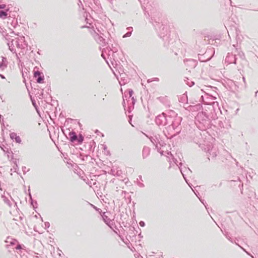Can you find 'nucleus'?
<instances>
[{
  "instance_id": "obj_38",
  "label": "nucleus",
  "mask_w": 258,
  "mask_h": 258,
  "mask_svg": "<svg viewBox=\"0 0 258 258\" xmlns=\"http://www.w3.org/2000/svg\"><path fill=\"white\" fill-rule=\"evenodd\" d=\"M125 98H126V96L125 94H124L123 96V103H122V105L123 106V107H125V101H124V99Z\"/></svg>"
},
{
  "instance_id": "obj_33",
  "label": "nucleus",
  "mask_w": 258,
  "mask_h": 258,
  "mask_svg": "<svg viewBox=\"0 0 258 258\" xmlns=\"http://www.w3.org/2000/svg\"><path fill=\"white\" fill-rule=\"evenodd\" d=\"M238 55H239V57L241 58V59H244V54L242 52H239L238 53Z\"/></svg>"
},
{
  "instance_id": "obj_3",
  "label": "nucleus",
  "mask_w": 258,
  "mask_h": 258,
  "mask_svg": "<svg viewBox=\"0 0 258 258\" xmlns=\"http://www.w3.org/2000/svg\"><path fill=\"white\" fill-rule=\"evenodd\" d=\"M166 126L168 131L171 130H176V133H179V131L177 129L178 126L179 125L182 118L181 117H176V118L169 117L166 115Z\"/></svg>"
},
{
  "instance_id": "obj_12",
  "label": "nucleus",
  "mask_w": 258,
  "mask_h": 258,
  "mask_svg": "<svg viewBox=\"0 0 258 258\" xmlns=\"http://www.w3.org/2000/svg\"><path fill=\"white\" fill-rule=\"evenodd\" d=\"M209 52L208 51H206L204 54H199L198 55V58L199 60L201 62H206L209 60H210L212 58V56L209 55Z\"/></svg>"
},
{
  "instance_id": "obj_50",
  "label": "nucleus",
  "mask_w": 258,
  "mask_h": 258,
  "mask_svg": "<svg viewBox=\"0 0 258 258\" xmlns=\"http://www.w3.org/2000/svg\"><path fill=\"white\" fill-rule=\"evenodd\" d=\"M133 117V115H129V117L130 118V119H132V117Z\"/></svg>"
},
{
  "instance_id": "obj_36",
  "label": "nucleus",
  "mask_w": 258,
  "mask_h": 258,
  "mask_svg": "<svg viewBox=\"0 0 258 258\" xmlns=\"http://www.w3.org/2000/svg\"><path fill=\"white\" fill-rule=\"evenodd\" d=\"M15 248L17 249V250H20V249H22V246L21 244H18L17 245V246H16Z\"/></svg>"
},
{
  "instance_id": "obj_15",
  "label": "nucleus",
  "mask_w": 258,
  "mask_h": 258,
  "mask_svg": "<svg viewBox=\"0 0 258 258\" xmlns=\"http://www.w3.org/2000/svg\"><path fill=\"white\" fill-rule=\"evenodd\" d=\"M10 137L11 140L15 141L16 143L21 144L22 142L21 138L16 133L13 132L10 133Z\"/></svg>"
},
{
  "instance_id": "obj_58",
  "label": "nucleus",
  "mask_w": 258,
  "mask_h": 258,
  "mask_svg": "<svg viewBox=\"0 0 258 258\" xmlns=\"http://www.w3.org/2000/svg\"><path fill=\"white\" fill-rule=\"evenodd\" d=\"M24 170H25V169H23V171L24 172Z\"/></svg>"
},
{
  "instance_id": "obj_1",
  "label": "nucleus",
  "mask_w": 258,
  "mask_h": 258,
  "mask_svg": "<svg viewBox=\"0 0 258 258\" xmlns=\"http://www.w3.org/2000/svg\"><path fill=\"white\" fill-rule=\"evenodd\" d=\"M195 123L197 127L202 131H206L211 127V119L207 110L198 113L195 117Z\"/></svg>"
},
{
  "instance_id": "obj_56",
  "label": "nucleus",
  "mask_w": 258,
  "mask_h": 258,
  "mask_svg": "<svg viewBox=\"0 0 258 258\" xmlns=\"http://www.w3.org/2000/svg\"><path fill=\"white\" fill-rule=\"evenodd\" d=\"M41 219L42 221H43V219H42V217H41Z\"/></svg>"
},
{
  "instance_id": "obj_2",
  "label": "nucleus",
  "mask_w": 258,
  "mask_h": 258,
  "mask_svg": "<svg viewBox=\"0 0 258 258\" xmlns=\"http://www.w3.org/2000/svg\"><path fill=\"white\" fill-rule=\"evenodd\" d=\"M216 94V91L214 90H212L210 92H205L204 95L201 96L200 101L203 104L209 105L208 109L209 110H213L214 107L212 104L214 103V100L216 99V97L215 96Z\"/></svg>"
},
{
  "instance_id": "obj_57",
  "label": "nucleus",
  "mask_w": 258,
  "mask_h": 258,
  "mask_svg": "<svg viewBox=\"0 0 258 258\" xmlns=\"http://www.w3.org/2000/svg\"><path fill=\"white\" fill-rule=\"evenodd\" d=\"M208 159H209V160H210V157H208Z\"/></svg>"
},
{
  "instance_id": "obj_16",
  "label": "nucleus",
  "mask_w": 258,
  "mask_h": 258,
  "mask_svg": "<svg viewBox=\"0 0 258 258\" xmlns=\"http://www.w3.org/2000/svg\"><path fill=\"white\" fill-rule=\"evenodd\" d=\"M159 35L160 37H164V36L166 35L168 33L167 27L163 25H162L161 27L159 28Z\"/></svg>"
},
{
  "instance_id": "obj_30",
  "label": "nucleus",
  "mask_w": 258,
  "mask_h": 258,
  "mask_svg": "<svg viewBox=\"0 0 258 258\" xmlns=\"http://www.w3.org/2000/svg\"><path fill=\"white\" fill-rule=\"evenodd\" d=\"M192 190L194 191V192H195V194H196V195L197 196V197L199 199V200H200V201L202 202V203L205 206V207L206 208V206L205 205V203H204V200H202L201 199V198H200L198 196V194L199 195V193L198 192V191H197L196 192H195L193 189Z\"/></svg>"
},
{
  "instance_id": "obj_49",
  "label": "nucleus",
  "mask_w": 258,
  "mask_h": 258,
  "mask_svg": "<svg viewBox=\"0 0 258 258\" xmlns=\"http://www.w3.org/2000/svg\"><path fill=\"white\" fill-rule=\"evenodd\" d=\"M107 149V146L106 145L103 146V149L105 150Z\"/></svg>"
},
{
  "instance_id": "obj_10",
  "label": "nucleus",
  "mask_w": 258,
  "mask_h": 258,
  "mask_svg": "<svg viewBox=\"0 0 258 258\" xmlns=\"http://www.w3.org/2000/svg\"><path fill=\"white\" fill-rule=\"evenodd\" d=\"M236 55L235 54L228 53L225 58V62L228 64L236 63Z\"/></svg>"
},
{
  "instance_id": "obj_4",
  "label": "nucleus",
  "mask_w": 258,
  "mask_h": 258,
  "mask_svg": "<svg viewBox=\"0 0 258 258\" xmlns=\"http://www.w3.org/2000/svg\"><path fill=\"white\" fill-rule=\"evenodd\" d=\"M9 46V50L13 53H16L15 46H16L18 48L24 49L26 44L20 43V40L17 38L15 39H12L11 41H9L7 43Z\"/></svg>"
},
{
  "instance_id": "obj_11",
  "label": "nucleus",
  "mask_w": 258,
  "mask_h": 258,
  "mask_svg": "<svg viewBox=\"0 0 258 258\" xmlns=\"http://www.w3.org/2000/svg\"><path fill=\"white\" fill-rule=\"evenodd\" d=\"M101 216L105 223L112 230H113L112 227L113 222L110 219V218H108L107 216L105 215V212H103L102 214H101Z\"/></svg>"
},
{
  "instance_id": "obj_43",
  "label": "nucleus",
  "mask_w": 258,
  "mask_h": 258,
  "mask_svg": "<svg viewBox=\"0 0 258 258\" xmlns=\"http://www.w3.org/2000/svg\"><path fill=\"white\" fill-rule=\"evenodd\" d=\"M92 205V206H93V208H94L96 210H97V211H99V210H100V209L97 208L96 207H95V206H94V205Z\"/></svg>"
},
{
  "instance_id": "obj_47",
  "label": "nucleus",
  "mask_w": 258,
  "mask_h": 258,
  "mask_svg": "<svg viewBox=\"0 0 258 258\" xmlns=\"http://www.w3.org/2000/svg\"><path fill=\"white\" fill-rule=\"evenodd\" d=\"M153 81H158L159 78H154Z\"/></svg>"
},
{
  "instance_id": "obj_53",
  "label": "nucleus",
  "mask_w": 258,
  "mask_h": 258,
  "mask_svg": "<svg viewBox=\"0 0 258 258\" xmlns=\"http://www.w3.org/2000/svg\"><path fill=\"white\" fill-rule=\"evenodd\" d=\"M85 27H86L85 26H83L82 27V28H85Z\"/></svg>"
},
{
  "instance_id": "obj_54",
  "label": "nucleus",
  "mask_w": 258,
  "mask_h": 258,
  "mask_svg": "<svg viewBox=\"0 0 258 258\" xmlns=\"http://www.w3.org/2000/svg\"><path fill=\"white\" fill-rule=\"evenodd\" d=\"M181 164H182V163H179V165H180V166H181Z\"/></svg>"
},
{
  "instance_id": "obj_51",
  "label": "nucleus",
  "mask_w": 258,
  "mask_h": 258,
  "mask_svg": "<svg viewBox=\"0 0 258 258\" xmlns=\"http://www.w3.org/2000/svg\"><path fill=\"white\" fill-rule=\"evenodd\" d=\"M152 82V81H151L150 80H148V83H150V82Z\"/></svg>"
},
{
  "instance_id": "obj_31",
  "label": "nucleus",
  "mask_w": 258,
  "mask_h": 258,
  "mask_svg": "<svg viewBox=\"0 0 258 258\" xmlns=\"http://www.w3.org/2000/svg\"><path fill=\"white\" fill-rule=\"evenodd\" d=\"M11 158L12 159V156H11ZM12 160H13V162L16 165V167H14V168L16 170L17 168H18V165H17V159H12Z\"/></svg>"
},
{
  "instance_id": "obj_32",
  "label": "nucleus",
  "mask_w": 258,
  "mask_h": 258,
  "mask_svg": "<svg viewBox=\"0 0 258 258\" xmlns=\"http://www.w3.org/2000/svg\"><path fill=\"white\" fill-rule=\"evenodd\" d=\"M128 93V95L130 96L129 98H132L133 97L132 95L133 94V90L132 89H129Z\"/></svg>"
},
{
  "instance_id": "obj_9",
  "label": "nucleus",
  "mask_w": 258,
  "mask_h": 258,
  "mask_svg": "<svg viewBox=\"0 0 258 258\" xmlns=\"http://www.w3.org/2000/svg\"><path fill=\"white\" fill-rule=\"evenodd\" d=\"M103 35L104 34L103 33H101L100 34H99L94 31L93 37L98 43L102 45V46H105L106 45V41L105 39L103 37Z\"/></svg>"
},
{
  "instance_id": "obj_39",
  "label": "nucleus",
  "mask_w": 258,
  "mask_h": 258,
  "mask_svg": "<svg viewBox=\"0 0 258 258\" xmlns=\"http://www.w3.org/2000/svg\"><path fill=\"white\" fill-rule=\"evenodd\" d=\"M138 185L139 187H144V184L143 183L141 182H138Z\"/></svg>"
},
{
  "instance_id": "obj_7",
  "label": "nucleus",
  "mask_w": 258,
  "mask_h": 258,
  "mask_svg": "<svg viewBox=\"0 0 258 258\" xmlns=\"http://www.w3.org/2000/svg\"><path fill=\"white\" fill-rule=\"evenodd\" d=\"M205 151L210 155L211 159L215 158L217 155L218 149L212 144L207 145Z\"/></svg>"
},
{
  "instance_id": "obj_14",
  "label": "nucleus",
  "mask_w": 258,
  "mask_h": 258,
  "mask_svg": "<svg viewBox=\"0 0 258 258\" xmlns=\"http://www.w3.org/2000/svg\"><path fill=\"white\" fill-rule=\"evenodd\" d=\"M185 65L190 67L191 68H195L197 64V61L193 59H186L184 60Z\"/></svg>"
},
{
  "instance_id": "obj_59",
  "label": "nucleus",
  "mask_w": 258,
  "mask_h": 258,
  "mask_svg": "<svg viewBox=\"0 0 258 258\" xmlns=\"http://www.w3.org/2000/svg\"><path fill=\"white\" fill-rule=\"evenodd\" d=\"M24 170H25V169H23V171L24 172Z\"/></svg>"
},
{
  "instance_id": "obj_52",
  "label": "nucleus",
  "mask_w": 258,
  "mask_h": 258,
  "mask_svg": "<svg viewBox=\"0 0 258 258\" xmlns=\"http://www.w3.org/2000/svg\"><path fill=\"white\" fill-rule=\"evenodd\" d=\"M235 244H236V245H238L239 246H240L238 244V243H237L236 242H235Z\"/></svg>"
},
{
  "instance_id": "obj_5",
  "label": "nucleus",
  "mask_w": 258,
  "mask_h": 258,
  "mask_svg": "<svg viewBox=\"0 0 258 258\" xmlns=\"http://www.w3.org/2000/svg\"><path fill=\"white\" fill-rule=\"evenodd\" d=\"M68 139L72 143H77L78 145H81L84 141V136L80 134L78 136L74 131H70Z\"/></svg>"
},
{
  "instance_id": "obj_21",
  "label": "nucleus",
  "mask_w": 258,
  "mask_h": 258,
  "mask_svg": "<svg viewBox=\"0 0 258 258\" xmlns=\"http://www.w3.org/2000/svg\"><path fill=\"white\" fill-rule=\"evenodd\" d=\"M7 58L6 57H2V61L0 62V69L2 70H4L5 68H7V64L6 63Z\"/></svg>"
},
{
  "instance_id": "obj_18",
  "label": "nucleus",
  "mask_w": 258,
  "mask_h": 258,
  "mask_svg": "<svg viewBox=\"0 0 258 258\" xmlns=\"http://www.w3.org/2000/svg\"><path fill=\"white\" fill-rule=\"evenodd\" d=\"M150 148L145 146L142 151V156L143 159L146 158L150 155Z\"/></svg>"
},
{
  "instance_id": "obj_27",
  "label": "nucleus",
  "mask_w": 258,
  "mask_h": 258,
  "mask_svg": "<svg viewBox=\"0 0 258 258\" xmlns=\"http://www.w3.org/2000/svg\"><path fill=\"white\" fill-rule=\"evenodd\" d=\"M185 83L189 87H191L194 85L195 82L192 81L190 80L188 78H186L184 80Z\"/></svg>"
},
{
  "instance_id": "obj_6",
  "label": "nucleus",
  "mask_w": 258,
  "mask_h": 258,
  "mask_svg": "<svg viewBox=\"0 0 258 258\" xmlns=\"http://www.w3.org/2000/svg\"><path fill=\"white\" fill-rule=\"evenodd\" d=\"M33 77L36 79L37 83H42L44 80L43 73L39 71L38 67H35L33 69Z\"/></svg>"
},
{
  "instance_id": "obj_44",
  "label": "nucleus",
  "mask_w": 258,
  "mask_h": 258,
  "mask_svg": "<svg viewBox=\"0 0 258 258\" xmlns=\"http://www.w3.org/2000/svg\"><path fill=\"white\" fill-rule=\"evenodd\" d=\"M0 77L2 79H5V77L2 75V74H0Z\"/></svg>"
},
{
  "instance_id": "obj_42",
  "label": "nucleus",
  "mask_w": 258,
  "mask_h": 258,
  "mask_svg": "<svg viewBox=\"0 0 258 258\" xmlns=\"http://www.w3.org/2000/svg\"><path fill=\"white\" fill-rule=\"evenodd\" d=\"M226 238H227V239H228L230 242H233V240H232V239L230 237H229V236H227V235H226Z\"/></svg>"
},
{
  "instance_id": "obj_13",
  "label": "nucleus",
  "mask_w": 258,
  "mask_h": 258,
  "mask_svg": "<svg viewBox=\"0 0 258 258\" xmlns=\"http://www.w3.org/2000/svg\"><path fill=\"white\" fill-rule=\"evenodd\" d=\"M179 169H180V171L185 181V182L188 184V185L191 187V188L192 189V187H191V184L189 183L188 182V180H187L186 177H185V174H184V172H186V173H191V170H190L189 168H186L185 167H184V168H182V167H179Z\"/></svg>"
},
{
  "instance_id": "obj_26",
  "label": "nucleus",
  "mask_w": 258,
  "mask_h": 258,
  "mask_svg": "<svg viewBox=\"0 0 258 258\" xmlns=\"http://www.w3.org/2000/svg\"><path fill=\"white\" fill-rule=\"evenodd\" d=\"M131 100H132V106H129L128 107V113H130L131 112L132 110L134 109V105L136 103V99L134 98V97H132V99H131Z\"/></svg>"
},
{
  "instance_id": "obj_34",
  "label": "nucleus",
  "mask_w": 258,
  "mask_h": 258,
  "mask_svg": "<svg viewBox=\"0 0 258 258\" xmlns=\"http://www.w3.org/2000/svg\"><path fill=\"white\" fill-rule=\"evenodd\" d=\"M44 224L45 229L48 228L50 227V223L48 222H45Z\"/></svg>"
},
{
  "instance_id": "obj_19",
  "label": "nucleus",
  "mask_w": 258,
  "mask_h": 258,
  "mask_svg": "<svg viewBox=\"0 0 258 258\" xmlns=\"http://www.w3.org/2000/svg\"><path fill=\"white\" fill-rule=\"evenodd\" d=\"M1 149L3 150V151L5 153H7V156L9 158H10V155H11L12 156V159H13V153H12V151L11 152H9V149L8 148H7V147H6L4 145H3V146H0Z\"/></svg>"
},
{
  "instance_id": "obj_23",
  "label": "nucleus",
  "mask_w": 258,
  "mask_h": 258,
  "mask_svg": "<svg viewBox=\"0 0 258 258\" xmlns=\"http://www.w3.org/2000/svg\"><path fill=\"white\" fill-rule=\"evenodd\" d=\"M9 9L4 11V10H0V18L3 19H5L7 18L8 14V11Z\"/></svg>"
},
{
  "instance_id": "obj_45",
  "label": "nucleus",
  "mask_w": 258,
  "mask_h": 258,
  "mask_svg": "<svg viewBox=\"0 0 258 258\" xmlns=\"http://www.w3.org/2000/svg\"><path fill=\"white\" fill-rule=\"evenodd\" d=\"M173 161H174V163H175L177 165H177V159H173Z\"/></svg>"
},
{
  "instance_id": "obj_20",
  "label": "nucleus",
  "mask_w": 258,
  "mask_h": 258,
  "mask_svg": "<svg viewBox=\"0 0 258 258\" xmlns=\"http://www.w3.org/2000/svg\"><path fill=\"white\" fill-rule=\"evenodd\" d=\"M165 114L166 116L171 117L174 119L176 117H180L177 116V114L174 111L171 110H169L167 113H165Z\"/></svg>"
},
{
  "instance_id": "obj_25",
  "label": "nucleus",
  "mask_w": 258,
  "mask_h": 258,
  "mask_svg": "<svg viewBox=\"0 0 258 258\" xmlns=\"http://www.w3.org/2000/svg\"><path fill=\"white\" fill-rule=\"evenodd\" d=\"M28 191H29V198H30V204L33 206V208L35 209V206L34 205V204H35V205H37V202L36 201L34 202L33 201V200L32 199V195H31V194L30 193V188L28 189Z\"/></svg>"
},
{
  "instance_id": "obj_17",
  "label": "nucleus",
  "mask_w": 258,
  "mask_h": 258,
  "mask_svg": "<svg viewBox=\"0 0 258 258\" xmlns=\"http://www.w3.org/2000/svg\"><path fill=\"white\" fill-rule=\"evenodd\" d=\"M160 135H155L154 136H151L150 137V140L151 142L153 143V144L155 146L156 148H158V142L160 139Z\"/></svg>"
},
{
  "instance_id": "obj_8",
  "label": "nucleus",
  "mask_w": 258,
  "mask_h": 258,
  "mask_svg": "<svg viewBox=\"0 0 258 258\" xmlns=\"http://www.w3.org/2000/svg\"><path fill=\"white\" fill-rule=\"evenodd\" d=\"M166 114L165 113H162L156 117L155 121L158 126H166Z\"/></svg>"
},
{
  "instance_id": "obj_22",
  "label": "nucleus",
  "mask_w": 258,
  "mask_h": 258,
  "mask_svg": "<svg viewBox=\"0 0 258 258\" xmlns=\"http://www.w3.org/2000/svg\"><path fill=\"white\" fill-rule=\"evenodd\" d=\"M188 98L186 93H184L179 99V101L181 103H187Z\"/></svg>"
},
{
  "instance_id": "obj_35",
  "label": "nucleus",
  "mask_w": 258,
  "mask_h": 258,
  "mask_svg": "<svg viewBox=\"0 0 258 258\" xmlns=\"http://www.w3.org/2000/svg\"><path fill=\"white\" fill-rule=\"evenodd\" d=\"M139 225L141 227H144L145 226V223L143 221H141L140 222H139Z\"/></svg>"
},
{
  "instance_id": "obj_55",
  "label": "nucleus",
  "mask_w": 258,
  "mask_h": 258,
  "mask_svg": "<svg viewBox=\"0 0 258 258\" xmlns=\"http://www.w3.org/2000/svg\"><path fill=\"white\" fill-rule=\"evenodd\" d=\"M26 167H23V169H26Z\"/></svg>"
},
{
  "instance_id": "obj_24",
  "label": "nucleus",
  "mask_w": 258,
  "mask_h": 258,
  "mask_svg": "<svg viewBox=\"0 0 258 258\" xmlns=\"http://www.w3.org/2000/svg\"><path fill=\"white\" fill-rule=\"evenodd\" d=\"M127 30H128V31L125 34H124L123 35V36H122L123 38H126V37H130L132 35V33L133 31V27H127Z\"/></svg>"
},
{
  "instance_id": "obj_40",
  "label": "nucleus",
  "mask_w": 258,
  "mask_h": 258,
  "mask_svg": "<svg viewBox=\"0 0 258 258\" xmlns=\"http://www.w3.org/2000/svg\"><path fill=\"white\" fill-rule=\"evenodd\" d=\"M248 255L251 256L252 258H254L253 256L250 254V253H249L248 252H247V251L245 250V249H244L243 248L241 247V246H240Z\"/></svg>"
},
{
  "instance_id": "obj_37",
  "label": "nucleus",
  "mask_w": 258,
  "mask_h": 258,
  "mask_svg": "<svg viewBox=\"0 0 258 258\" xmlns=\"http://www.w3.org/2000/svg\"><path fill=\"white\" fill-rule=\"evenodd\" d=\"M17 242V241L16 239H13L11 242L10 244L12 245L16 244V243Z\"/></svg>"
},
{
  "instance_id": "obj_28",
  "label": "nucleus",
  "mask_w": 258,
  "mask_h": 258,
  "mask_svg": "<svg viewBox=\"0 0 258 258\" xmlns=\"http://www.w3.org/2000/svg\"><path fill=\"white\" fill-rule=\"evenodd\" d=\"M165 145V144L164 143V142L160 138L158 142V148L157 149H158L159 148L163 147Z\"/></svg>"
},
{
  "instance_id": "obj_48",
  "label": "nucleus",
  "mask_w": 258,
  "mask_h": 258,
  "mask_svg": "<svg viewBox=\"0 0 258 258\" xmlns=\"http://www.w3.org/2000/svg\"><path fill=\"white\" fill-rule=\"evenodd\" d=\"M32 103H33V105L35 107H36V103H35V101H33V102H32Z\"/></svg>"
},
{
  "instance_id": "obj_29",
  "label": "nucleus",
  "mask_w": 258,
  "mask_h": 258,
  "mask_svg": "<svg viewBox=\"0 0 258 258\" xmlns=\"http://www.w3.org/2000/svg\"><path fill=\"white\" fill-rule=\"evenodd\" d=\"M192 190L194 191V192H195V194H196V195L197 196V197L199 199V200H200V201L202 202V203L205 206V207L206 208V206L205 205V203H204V200H202L201 199V198H200L198 196V194L199 195V193L198 192V191H197L196 192H195L193 189Z\"/></svg>"
},
{
  "instance_id": "obj_46",
  "label": "nucleus",
  "mask_w": 258,
  "mask_h": 258,
  "mask_svg": "<svg viewBox=\"0 0 258 258\" xmlns=\"http://www.w3.org/2000/svg\"><path fill=\"white\" fill-rule=\"evenodd\" d=\"M101 56H102V57L103 58H104V59H105V60H106V58H105V57L104 56V54H103V52H102V54H101Z\"/></svg>"
},
{
  "instance_id": "obj_41",
  "label": "nucleus",
  "mask_w": 258,
  "mask_h": 258,
  "mask_svg": "<svg viewBox=\"0 0 258 258\" xmlns=\"http://www.w3.org/2000/svg\"><path fill=\"white\" fill-rule=\"evenodd\" d=\"M6 7V6L5 4L0 5V9H5Z\"/></svg>"
}]
</instances>
